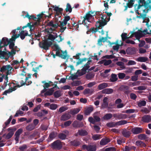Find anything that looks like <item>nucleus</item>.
I'll use <instances>...</instances> for the list:
<instances>
[{
    "instance_id": "nucleus-4",
    "label": "nucleus",
    "mask_w": 151,
    "mask_h": 151,
    "mask_svg": "<svg viewBox=\"0 0 151 151\" xmlns=\"http://www.w3.org/2000/svg\"><path fill=\"white\" fill-rule=\"evenodd\" d=\"M52 44V42L51 41H48V40L45 39L40 42L39 45L40 47L45 50H47Z\"/></svg>"
},
{
    "instance_id": "nucleus-56",
    "label": "nucleus",
    "mask_w": 151,
    "mask_h": 151,
    "mask_svg": "<svg viewBox=\"0 0 151 151\" xmlns=\"http://www.w3.org/2000/svg\"><path fill=\"white\" fill-rule=\"evenodd\" d=\"M27 27H29L30 29V31H31L33 30L32 29V28L33 27L31 25V23L30 22L28 23L26 25L22 27V29H24V28H26Z\"/></svg>"
},
{
    "instance_id": "nucleus-63",
    "label": "nucleus",
    "mask_w": 151,
    "mask_h": 151,
    "mask_svg": "<svg viewBox=\"0 0 151 151\" xmlns=\"http://www.w3.org/2000/svg\"><path fill=\"white\" fill-rule=\"evenodd\" d=\"M11 49V52H9V55H15L16 54V50L15 49Z\"/></svg>"
},
{
    "instance_id": "nucleus-41",
    "label": "nucleus",
    "mask_w": 151,
    "mask_h": 151,
    "mask_svg": "<svg viewBox=\"0 0 151 151\" xmlns=\"http://www.w3.org/2000/svg\"><path fill=\"white\" fill-rule=\"evenodd\" d=\"M4 52L5 51H2L1 50H0V58H1L2 59H4L6 60V61H7L9 58V56H8V57L4 56Z\"/></svg>"
},
{
    "instance_id": "nucleus-57",
    "label": "nucleus",
    "mask_w": 151,
    "mask_h": 151,
    "mask_svg": "<svg viewBox=\"0 0 151 151\" xmlns=\"http://www.w3.org/2000/svg\"><path fill=\"white\" fill-rule=\"evenodd\" d=\"M41 111V112H39L38 113V116H42L44 114H46L48 113V111L45 110H43Z\"/></svg>"
},
{
    "instance_id": "nucleus-53",
    "label": "nucleus",
    "mask_w": 151,
    "mask_h": 151,
    "mask_svg": "<svg viewBox=\"0 0 151 151\" xmlns=\"http://www.w3.org/2000/svg\"><path fill=\"white\" fill-rule=\"evenodd\" d=\"M81 81H74L71 84L73 86H78L81 84Z\"/></svg>"
},
{
    "instance_id": "nucleus-13",
    "label": "nucleus",
    "mask_w": 151,
    "mask_h": 151,
    "mask_svg": "<svg viewBox=\"0 0 151 151\" xmlns=\"http://www.w3.org/2000/svg\"><path fill=\"white\" fill-rule=\"evenodd\" d=\"M142 120L145 122H151V116L148 115H145L142 117Z\"/></svg>"
},
{
    "instance_id": "nucleus-9",
    "label": "nucleus",
    "mask_w": 151,
    "mask_h": 151,
    "mask_svg": "<svg viewBox=\"0 0 151 151\" xmlns=\"http://www.w3.org/2000/svg\"><path fill=\"white\" fill-rule=\"evenodd\" d=\"M54 8L53 10L56 12V13L55 14V16L59 17L60 14H62V12L63 9L62 8H59L58 6L54 7V6L52 7Z\"/></svg>"
},
{
    "instance_id": "nucleus-62",
    "label": "nucleus",
    "mask_w": 151,
    "mask_h": 151,
    "mask_svg": "<svg viewBox=\"0 0 151 151\" xmlns=\"http://www.w3.org/2000/svg\"><path fill=\"white\" fill-rule=\"evenodd\" d=\"M87 60L86 58H84L82 59H79L78 61L77 62L76 65H77L81 64V63L84 61H86Z\"/></svg>"
},
{
    "instance_id": "nucleus-50",
    "label": "nucleus",
    "mask_w": 151,
    "mask_h": 151,
    "mask_svg": "<svg viewBox=\"0 0 151 151\" xmlns=\"http://www.w3.org/2000/svg\"><path fill=\"white\" fill-rule=\"evenodd\" d=\"M70 144L71 145L77 146L80 144V143L79 141L74 140L71 141Z\"/></svg>"
},
{
    "instance_id": "nucleus-38",
    "label": "nucleus",
    "mask_w": 151,
    "mask_h": 151,
    "mask_svg": "<svg viewBox=\"0 0 151 151\" xmlns=\"http://www.w3.org/2000/svg\"><path fill=\"white\" fill-rule=\"evenodd\" d=\"M138 138L141 140H145L146 141L147 140L148 137L145 134H141L138 135Z\"/></svg>"
},
{
    "instance_id": "nucleus-19",
    "label": "nucleus",
    "mask_w": 151,
    "mask_h": 151,
    "mask_svg": "<svg viewBox=\"0 0 151 151\" xmlns=\"http://www.w3.org/2000/svg\"><path fill=\"white\" fill-rule=\"evenodd\" d=\"M71 117L70 113H65L61 117V119L63 121H66L69 119Z\"/></svg>"
},
{
    "instance_id": "nucleus-12",
    "label": "nucleus",
    "mask_w": 151,
    "mask_h": 151,
    "mask_svg": "<svg viewBox=\"0 0 151 151\" xmlns=\"http://www.w3.org/2000/svg\"><path fill=\"white\" fill-rule=\"evenodd\" d=\"M142 33L143 32H142V31L140 30H138L137 32H135L134 33L135 35V37L136 39L139 42H140V38L143 37L142 34Z\"/></svg>"
},
{
    "instance_id": "nucleus-64",
    "label": "nucleus",
    "mask_w": 151,
    "mask_h": 151,
    "mask_svg": "<svg viewBox=\"0 0 151 151\" xmlns=\"http://www.w3.org/2000/svg\"><path fill=\"white\" fill-rule=\"evenodd\" d=\"M101 135L96 134L92 136V138L94 140H96L99 139L100 138Z\"/></svg>"
},
{
    "instance_id": "nucleus-43",
    "label": "nucleus",
    "mask_w": 151,
    "mask_h": 151,
    "mask_svg": "<svg viewBox=\"0 0 151 151\" xmlns=\"http://www.w3.org/2000/svg\"><path fill=\"white\" fill-rule=\"evenodd\" d=\"M93 91V89H90L89 88L85 89L83 92V93L84 94H91Z\"/></svg>"
},
{
    "instance_id": "nucleus-55",
    "label": "nucleus",
    "mask_w": 151,
    "mask_h": 151,
    "mask_svg": "<svg viewBox=\"0 0 151 151\" xmlns=\"http://www.w3.org/2000/svg\"><path fill=\"white\" fill-rule=\"evenodd\" d=\"M58 137L60 139H65L66 137V135L64 134L60 133L58 134Z\"/></svg>"
},
{
    "instance_id": "nucleus-34",
    "label": "nucleus",
    "mask_w": 151,
    "mask_h": 151,
    "mask_svg": "<svg viewBox=\"0 0 151 151\" xmlns=\"http://www.w3.org/2000/svg\"><path fill=\"white\" fill-rule=\"evenodd\" d=\"M109 142L110 140L109 139H103L100 141V144L102 145H104L106 144Z\"/></svg>"
},
{
    "instance_id": "nucleus-58",
    "label": "nucleus",
    "mask_w": 151,
    "mask_h": 151,
    "mask_svg": "<svg viewBox=\"0 0 151 151\" xmlns=\"http://www.w3.org/2000/svg\"><path fill=\"white\" fill-rule=\"evenodd\" d=\"M24 114V112L20 110H18L16 112L15 115H14V117H17L20 115H22Z\"/></svg>"
},
{
    "instance_id": "nucleus-49",
    "label": "nucleus",
    "mask_w": 151,
    "mask_h": 151,
    "mask_svg": "<svg viewBox=\"0 0 151 151\" xmlns=\"http://www.w3.org/2000/svg\"><path fill=\"white\" fill-rule=\"evenodd\" d=\"M96 150V147L95 145H88V150L91 151H95Z\"/></svg>"
},
{
    "instance_id": "nucleus-2",
    "label": "nucleus",
    "mask_w": 151,
    "mask_h": 151,
    "mask_svg": "<svg viewBox=\"0 0 151 151\" xmlns=\"http://www.w3.org/2000/svg\"><path fill=\"white\" fill-rule=\"evenodd\" d=\"M55 18L52 20H51L49 22L47 23V25L49 27L56 29L60 26V24L61 17L60 16L59 17L55 16Z\"/></svg>"
},
{
    "instance_id": "nucleus-52",
    "label": "nucleus",
    "mask_w": 151,
    "mask_h": 151,
    "mask_svg": "<svg viewBox=\"0 0 151 151\" xmlns=\"http://www.w3.org/2000/svg\"><path fill=\"white\" fill-rule=\"evenodd\" d=\"M68 109V107L66 106H62L59 109L58 111L60 113H62L67 110Z\"/></svg>"
},
{
    "instance_id": "nucleus-11",
    "label": "nucleus",
    "mask_w": 151,
    "mask_h": 151,
    "mask_svg": "<svg viewBox=\"0 0 151 151\" xmlns=\"http://www.w3.org/2000/svg\"><path fill=\"white\" fill-rule=\"evenodd\" d=\"M132 132L134 134H137L142 132V129L141 128L137 127L132 128Z\"/></svg>"
},
{
    "instance_id": "nucleus-28",
    "label": "nucleus",
    "mask_w": 151,
    "mask_h": 151,
    "mask_svg": "<svg viewBox=\"0 0 151 151\" xmlns=\"http://www.w3.org/2000/svg\"><path fill=\"white\" fill-rule=\"evenodd\" d=\"M70 19V17L69 16H65L63 22H60V24L62 25L66 26L67 23V22Z\"/></svg>"
},
{
    "instance_id": "nucleus-61",
    "label": "nucleus",
    "mask_w": 151,
    "mask_h": 151,
    "mask_svg": "<svg viewBox=\"0 0 151 151\" xmlns=\"http://www.w3.org/2000/svg\"><path fill=\"white\" fill-rule=\"evenodd\" d=\"M118 76L119 79H123L125 77V74L123 73H120L118 74Z\"/></svg>"
},
{
    "instance_id": "nucleus-14",
    "label": "nucleus",
    "mask_w": 151,
    "mask_h": 151,
    "mask_svg": "<svg viewBox=\"0 0 151 151\" xmlns=\"http://www.w3.org/2000/svg\"><path fill=\"white\" fill-rule=\"evenodd\" d=\"M57 136V133L56 132H51L48 139L47 141H50L55 138Z\"/></svg>"
},
{
    "instance_id": "nucleus-6",
    "label": "nucleus",
    "mask_w": 151,
    "mask_h": 151,
    "mask_svg": "<svg viewBox=\"0 0 151 151\" xmlns=\"http://www.w3.org/2000/svg\"><path fill=\"white\" fill-rule=\"evenodd\" d=\"M12 68V67H11L9 65H4L1 68L0 71L1 72H4L6 70L7 71L6 73L7 75L5 76L4 78L6 80V82H8V77L7 75L9 74V71H11Z\"/></svg>"
},
{
    "instance_id": "nucleus-7",
    "label": "nucleus",
    "mask_w": 151,
    "mask_h": 151,
    "mask_svg": "<svg viewBox=\"0 0 151 151\" xmlns=\"http://www.w3.org/2000/svg\"><path fill=\"white\" fill-rule=\"evenodd\" d=\"M16 129L14 128H9L7 129L8 131L9 132L7 134H4L3 136V137H4L6 139H8L10 138L14 134V132L16 130Z\"/></svg>"
},
{
    "instance_id": "nucleus-22",
    "label": "nucleus",
    "mask_w": 151,
    "mask_h": 151,
    "mask_svg": "<svg viewBox=\"0 0 151 151\" xmlns=\"http://www.w3.org/2000/svg\"><path fill=\"white\" fill-rule=\"evenodd\" d=\"M141 6L140 5H137V4H135L134 5V8L135 10V12L138 14V15H139L140 14V13L139 12V11H142L143 9L142 8L140 7Z\"/></svg>"
},
{
    "instance_id": "nucleus-31",
    "label": "nucleus",
    "mask_w": 151,
    "mask_h": 151,
    "mask_svg": "<svg viewBox=\"0 0 151 151\" xmlns=\"http://www.w3.org/2000/svg\"><path fill=\"white\" fill-rule=\"evenodd\" d=\"M122 134L123 136L126 137H128L130 136L131 133L129 131H127L126 129L123 130Z\"/></svg>"
},
{
    "instance_id": "nucleus-42",
    "label": "nucleus",
    "mask_w": 151,
    "mask_h": 151,
    "mask_svg": "<svg viewBox=\"0 0 151 151\" xmlns=\"http://www.w3.org/2000/svg\"><path fill=\"white\" fill-rule=\"evenodd\" d=\"M124 123H107L106 125L107 127H115L117 125H121Z\"/></svg>"
},
{
    "instance_id": "nucleus-51",
    "label": "nucleus",
    "mask_w": 151,
    "mask_h": 151,
    "mask_svg": "<svg viewBox=\"0 0 151 151\" xmlns=\"http://www.w3.org/2000/svg\"><path fill=\"white\" fill-rule=\"evenodd\" d=\"M99 21L100 23L99 25H100V27H102L106 24L107 22V21L106 20H102L101 21L99 19Z\"/></svg>"
},
{
    "instance_id": "nucleus-39",
    "label": "nucleus",
    "mask_w": 151,
    "mask_h": 151,
    "mask_svg": "<svg viewBox=\"0 0 151 151\" xmlns=\"http://www.w3.org/2000/svg\"><path fill=\"white\" fill-rule=\"evenodd\" d=\"M94 75L92 73H87L86 76V78L88 80H90L93 78Z\"/></svg>"
},
{
    "instance_id": "nucleus-35",
    "label": "nucleus",
    "mask_w": 151,
    "mask_h": 151,
    "mask_svg": "<svg viewBox=\"0 0 151 151\" xmlns=\"http://www.w3.org/2000/svg\"><path fill=\"white\" fill-rule=\"evenodd\" d=\"M118 80V78L117 75L114 73L111 74V77L110 78V80L111 82H114Z\"/></svg>"
},
{
    "instance_id": "nucleus-47",
    "label": "nucleus",
    "mask_w": 151,
    "mask_h": 151,
    "mask_svg": "<svg viewBox=\"0 0 151 151\" xmlns=\"http://www.w3.org/2000/svg\"><path fill=\"white\" fill-rule=\"evenodd\" d=\"M54 96L56 98H58L61 96L60 92L59 90L56 91L54 93Z\"/></svg>"
},
{
    "instance_id": "nucleus-26",
    "label": "nucleus",
    "mask_w": 151,
    "mask_h": 151,
    "mask_svg": "<svg viewBox=\"0 0 151 151\" xmlns=\"http://www.w3.org/2000/svg\"><path fill=\"white\" fill-rule=\"evenodd\" d=\"M112 114L111 113H107L105 114L102 119L103 120H108L110 119L112 117Z\"/></svg>"
},
{
    "instance_id": "nucleus-36",
    "label": "nucleus",
    "mask_w": 151,
    "mask_h": 151,
    "mask_svg": "<svg viewBox=\"0 0 151 151\" xmlns=\"http://www.w3.org/2000/svg\"><path fill=\"white\" fill-rule=\"evenodd\" d=\"M93 110V107H88L85 110L84 113L86 115H88L92 112Z\"/></svg>"
},
{
    "instance_id": "nucleus-37",
    "label": "nucleus",
    "mask_w": 151,
    "mask_h": 151,
    "mask_svg": "<svg viewBox=\"0 0 151 151\" xmlns=\"http://www.w3.org/2000/svg\"><path fill=\"white\" fill-rule=\"evenodd\" d=\"M97 113H94L93 115V118L94 119V121L95 122H99L101 121V119L97 115Z\"/></svg>"
},
{
    "instance_id": "nucleus-40",
    "label": "nucleus",
    "mask_w": 151,
    "mask_h": 151,
    "mask_svg": "<svg viewBox=\"0 0 151 151\" xmlns=\"http://www.w3.org/2000/svg\"><path fill=\"white\" fill-rule=\"evenodd\" d=\"M78 133L79 135L82 136H86L88 134L86 130L83 129L79 130Z\"/></svg>"
},
{
    "instance_id": "nucleus-17",
    "label": "nucleus",
    "mask_w": 151,
    "mask_h": 151,
    "mask_svg": "<svg viewBox=\"0 0 151 151\" xmlns=\"http://www.w3.org/2000/svg\"><path fill=\"white\" fill-rule=\"evenodd\" d=\"M3 43L4 45L2 46H7L9 44L8 39L6 37H4L2 38V40H0V45Z\"/></svg>"
},
{
    "instance_id": "nucleus-1",
    "label": "nucleus",
    "mask_w": 151,
    "mask_h": 151,
    "mask_svg": "<svg viewBox=\"0 0 151 151\" xmlns=\"http://www.w3.org/2000/svg\"><path fill=\"white\" fill-rule=\"evenodd\" d=\"M138 3L137 5H140V7H144L145 9L142 10L143 12H145L147 9V12L149 9H151V0H137Z\"/></svg>"
},
{
    "instance_id": "nucleus-48",
    "label": "nucleus",
    "mask_w": 151,
    "mask_h": 151,
    "mask_svg": "<svg viewBox=\"0 0 151 151\" xmlns=\"http://www.w3.org/2000/svg\"><path fill=\"white\" fill-rule=\"evenodd\" d=\"M140 111L141 112L145 114H148L150 112V110L146 107H143L142 109Z\"/></svg>"
},
{
    "instance_id": "nucleus-21",
    "label": "nucleus",
    "mask_w": 151,
    "mask_h": 151,
    "mask_svg": "<svg viewBox=\"0 0 151 151\" xmlns=\"http://www.w3.org/2000/svg\"><path fill=\"white\" fill-rule=\"evenodd\" d=\"M108 98L106 97L104 98L103 100V103L101 105V108H106L108 106V104L107 101Z\"/></svg>"
},
{
    "instance_id": "nucleus-25",
    "label": "nucleus",
    "mask_w": 151,
    "mask_h": 151,
    "mask_svg": "<svg viewBox=\"0 0 151 151\" xmlns=\"http://www.w3.org/2000/svg\"><path fill=\"white\" fill-rule=\"evenodd\" d=\"M37 16L38 17L37 18H39L40 19H40L42 18V17H45V18H46L47 17L48 18H50L51 17V14H49V15H46V14H44L43 12H42L41 14H38Z\"/></svg>"
},
{
    "instance_id": "nucleus-10",
    "label": "nucleus",
    "mask_w": 151,
    "mask_h": 151,
    "mask_svg": "<svg viewBox=\"0 0 151 151\" xmlns=\"http://www.w3.org/2000/svg\"><path fill=\"white\" fill-rule=\"evenodd\" d=\"M93 17V15L90 13L88 12L86 14L84 17H83V20L82 21V22H84V25L86 24V20H87L88 22H89L90 19Z\"/></svg>"
},
{
    "instance_id": "nucleus-46",
    "label": "nucleus",
    "mask_w": 151,
    "mask_h": 151,
    "mask_svg": "<svg viewBox=\"0 0 151 151\" xmlns=\"http://www.w3.org/2000/svg\"><path fill=\"white\" fill-rule=\"evenodd\" d=\"M117 65L120 66V68L122 69L125 68V66H124V63L122 62H118L116 63Z\"/></svg>"
},
{
    "instance_id": "nucleus-33",
    "label": "nucleus",
    "mask_w": 151,
    "mask_h": 151,
    "mask_svg": "<svg viewBox=\"0 0 151 151\" xmlns=\"http://www.w3.org/2000/svg\"><path fill=\"white\" fill-rule=\"evenodd\" d=\"M80 110L81 109L79 108H75L70 110V113L72 115H73L78 113Z\"/></svg>"
},
{
    "instance_id": "nucleus-45",
    "label": "nucleus",
    "mask_w": 151,
    "mask_h": 151,
    "mask_svg": "<svg viewBox=\"0 0 151 151\" xmlns=\"http://www.w3.org/2000/svg\"><path fill=\"white\" fill-rule=\"evenodd\" d=\"M146 104V102L144 100L140 101L137 103V105L139 107H141L143 106H145Z\"/></svg>"
},
{
    "instance_id": "nucleus-30",
    "label": "nucleus",
    "mask_w": 151,
    "mask_h": 151,
    "mask_svg": "<svg viewBox=\"0 0 151 151\" xmlns=\"http://www.w3.org/2000/svg\"><path fill=\"white\" fill-rule=\"evenodd\" d=\"M36 123H31L26 127V129L28 131H31L33 129L36 125Z\"/></svg>"
},
{
    "instance_id": "nucleus-18",
    "label": "nucleus",
    "mask_w": 151,
    "mask_h": 151,
    "mask_svg": "<svg viewBox=\"0 0 151 151\" xmlns=\"http://www.w3.org/2000/svg\"><path fill=\"white\" fill-rule=\"evenodd\" d=\"M136 52L135 48L134 47H128L126 50V52L128 55L134 54Z\"/></svg>"
},
{
    "instance_id": "nucleus-24",
    "label": "nucleus",
    "mask_w": 151,
    "mask_h": 151,
    "mask_svg": "<svg viewBox=\"0 0 151 151\" xmlns=\"http://www.w3.org/2000/svg\"><path fill=\"white\" fill-rule=\"evenodd\" d=\"M17 86H14L13 88L11 87L9 89L5 91L3 93V95H6L7 93H10L12 92L13 91H14L16 89Z\"/></svg>"
},
{
    "instance_id": "nucleus-54",
    "label": "nucleus",
    "mask_w": 151,
    "mask_h": 151,
    "mask_svg": "<svg viewBox=\"0 0 151 151\" xmlns=\"http://www.w3.org/2000/svg\"><path fill=\"white\" fill-rule=\"evenodd\" d=\"M122 40L123 41H125L127 39V34L126 33H124L122 34L121 35Z\"/></svg>"
},
{
    "instance_id": "nucleus-15",
    "label": "nucleus",
    "mask_w": 151,
    "mask_h": 151,
    "mask_svg": "<svg viewBox=\"0 0 151 151\" xmlns=\"http://www.w3.org/2000/svg\"><path fill=\"white\" fill-rule=\"evenodd\" d=\"M53 34H50L48 36V39L52 41H53L55 39L58 38V36L56 32H53L52 33Z\"/></svg>"
},
{
    "instance_id": "nucleus-5",
    "label": "nucleus",
    "mask_w": 151,
    "mask_h": 151,
    "mask_svg": "<svg viewBox=\"0 0 151 151\" xmlns=\"http://www.w3.org/2000/svg\"><path fill=\"white\" fill-rule=\"evenodd\" d=\"M51 147L53 149L59 150L62 148L63 147L62 144L59 140H57L51 144Z\"/></svg>"
},
{
    "instance_id": "nucleus-23",
    "label": "nucleus",
    "mask_w": 151,
    "mask_h": 151,
    "mask_svg": "<svg viewBox=\"0 0 151 151\" xmlns=\"http://www.w3.org/2000/svg\"><path fill=\"white\" fill-rule=\"evenodd\" d=\"M54 91V87L50 88L47 91L44 93V96L45 97H46L47 96H51L53 94Z\"/></svg>"
},
{
    "instance_id": "nucleus-32",
    "label": "nucleus",
    "mask_w": 151,
    "mask_h": 151,
    "mask_svg": "<svg viewBox=\"0 0 151 151\" xmlns=\"http://www.w3.org/2000/svg\"><path fill=\"white\" fill-rule=\"evenodd\" d=\"M108 86V84L107 83H104L99 84L98 87V88L99 90H101Z\"/></svg>"
},
{
    "instance_id": "nucleus-16",
    "label": "nucleus",
    "mask_w": 151,
    "mask_h": 151,
    "mask_svg": "<svg viewBox=\"0 0 151 151\" xmlns=\"http://www.w3.org/2000/svg\"><path fill=\"white\" fill-rule=\"evenodd\" d=\"M137 0H130L128 1V2L127 4V5L125 6V9L124 10H127L128 7L129 8H132L135 1Z\"/></svg>"
},
{
    "instance_id": "nucleus-59",
    "label": "nucleus",
    "mask_w": 151,
    "mask_h": 151,
    "mask_svg": "<svg viewBox=\"0 0 151 151\" xmlns=\"http://www.w3.org/2000/svg\"><path fill=\"white\" fill-rule=\"evenodd\" d=\"M58 107L57 105L55 104H52L50 105V109L53 110L56 109Z\"/></svg>"
},
{
    "instance_id": "nucleus-8",
    "label": "nucleus",
    "mask_w": 151,
    "mask_h": 151,
    "mask_svg": "<svg viewBox=\"0 0 151 151\" xmlns=\"http://www.w3.org/2000/svg\"><path fill=\"white\" fill-rule=\"evenodd\" d=\"M19 37L20 36V38L22 40H24L26 36H29L31 37V34L29 35L28 33V32L26 30H22L20 33L19 34H18Z\"/></svg>"
},
{
    "instance_id": "nucleus-60",
    "label": "nucleus",
    "mask_w": 151,
    "mask_h": 151,
    "mask_svg": "<svg viewBox=\"0 0 151 151\" xmlns=\"http://www.w3.org/2000/svg\"><path fill=\"white\" fill-rule=\"evenodd\" d=\"M59 27L60 28V32L62 33L66 29V27L65 25H62L61 24H60Z\"/></svg>"
},
{
    "instance_id": "nucleus-3",
    "label": "nucleus",
    "mask_w": 151,
    "mask_h": 151,
    "mask_svg": "<svg viewBox=\"0 0 151 151\" xmlns=\"http://www.w3.org/2000/svg\"><path fill=\"white\" fill-rule=\"evenodd\" d=\"M55 49L54 50L56 51V54L58 55V56L63 59H65L67 55L66 50L64 51L60 49V47L57 45H55Z\"/></svg>"
},
{
    "instance_id": "nucleus-27",
    "label": "nucleus",
    "mask_w": 151,
    "mask_h": 151,
    "mask_svg": "<svg viewBox=\"0 0 151 151\" xmlns=\"http://www.w3.org/2000/svg\"><path fill=\"white\" fill-rule=\"evenodd\" d=\"M113 90L111 88H105L102 91V92L103 93L109 94L113 92Z\"/></svg>"
},
{
    "instance_id": "nucleus-44",
    "label": "nucleus",
    "mask_w": 151,
    "mask_h": 151,
    "mask_svg": "<svg viewBox=\"0 0 151 151\" xmlns=\"http://www.w3.org/2000/svg\"><path fill=\"white\" fill-rule=\"evenodd\" d=\"M66 7L65 9V10L66 12H69V13H71L72 11V8L70 4L68 3L66 5Z\"/></svg>"
},
{
    "instance_id": "nucleus-20",
    "label": "nucleus",
    "mask_w": 151,
    "mask_h": 151,
    "mask_svg": "<svg viewBox=\"0 0 151 151\" xmlns=\"http://www.w3.org/2000/svg\"><path fill=\"white\" fill-rule=\"evenodd\" d=\"M25 17L29 19H32L35 21H38V22H40V19L39 18H37L34 15H29L27 13L26 15H25Z\"/></svg>"
},
{
    "instance_id": "nucleus-29",
    "label": "nucleus",
    "mask_w": 151,
    "mask_h": 151,
    "mask_svg": "<svg viewBox=\"0 0 151 151\" xmlns=\"http://www.w3.org/2000/svg\"><path fill=\"white\" fill-rule=\"evenodd\" d=\"M136 60L141 62H145L148 60L147 57H139L136 59Z\"/></svg>"
}]
</instances>
